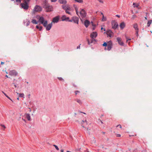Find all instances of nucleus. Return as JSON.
<instances>
[{
    "mask_svg": "<svg viewBox=\"0 0 152 152\" xmlns=\"http://www.w3.org/2000/svg\"><path fill=\"white\" fill-rule=\"evenodd\" d=\"M97 34L96 32H93L91 34L90 37L92 39L96 38L97 36Z\"/></svg>",
    "mask_w": 152,
    "mask_h": 152,
    "instance_id": "nucleus-10",
    "label": "nucleus"
},
{
    "mask_svg": "<svg viewBox=\"0 0 152 152\" xmlns=\"http://www.w3.org/2000/svg\"><path fill=\"white\" fill-rule=\"evenodd\" d=\"M65 12L66 13H67L69 15L71 14L70 12L69 11V10H66V11H65Z\"/></svg>",
    "mask_w": 152,
    "mask_h": 152,
    "instance_id": "nucleus-39",
    "label": "nucleus"
},
{
    "mask_svg": "<svg viewBox=\"0 0 152 152\" xmlns=\"http://www.w3.org/2000/svg\"><path fill=\"white\" fill-rule=\"evenodd\" d=\"M75 9L76 11V14L78 15V8L77 6H75Z\"/></svg>",
    "mask_w": 152,
    "mask_h": 152,
    "instance_id": "nucleus-27",
    "label": "nucleus"
},
{
    "mask_svg": "<svg viewBox=\"0 0 152 152\" xmlns=\"http://www.w3.org/2000/svg\"><path fill=\"white\" fill-rule=\"evenodd\" d=\"M42 10V7L40 6L36 5L34 7V9L33 10L32 13L33 14H34L35 12H40Z\"/></svg>",
    "mask_w": 152,
    "mask_h": 152,
    "instance_id": "nucleus-3",
    "label": "nucleus"
},
{
    "mask_svg": "<svg viewBox=\"0 0 152 152\" xmlns=\"http://www.w3.org/2000/svg\"><path fill=\"white\" fill-rule=\"evenodd\" d=\"M101 14L102 15V16H103V15H104L103 13L102 12L101 13Z\"/></svg>",
    "mask_w": 152,
    "mask_h": 152,
    "instance_id": "nucleus-63",
    "label": "nucleus"
},
{
    "mask_svg": "<svg viewBox=\"0 0 152 152\" xmlns=\"http://www.w3.org/2000/svg\"><path fill=\"white\" fill-rule=\"evenodd\" d=\"M19 96L21 97L24 98V95L23 93H20V94H19Z\"/></svg>",
    "mask_w": 152,
    "mask_h": 152,
    "instance_id": "nucleus-31",
    "label": "nucleus"
},
{
    "mask_svg": "<svg viewBox=\"0 0 152 152\" xmlns=\"http://www.w3.org/2000/svg\"><path fill=\"white\" fill-rule=\"evenodd\" d=\"M152 22V20H150L148 21V23H147V26L148 27H149L151 25V23Z\"/></svg>",
    "mask_w": 152,
    "mask_h": 152,
    "instance_id": "nucleus-24",
    "label": "nucleus"
},
{
    "mask_svg": "<svg viewBox=\"0 0 152 152\" xmlns=\"http://www.w3.org/2000/svg\"><path fill=\"white\" fill-rule=\"evenodd\" d=\"M69 18V17H66L65 15H63L61 17V20L62 21H68Z\"/></svg>",
    "mask_w": 152,
    "mask_h": 152,
    "instance_id": "nucleus-16",
    "label": "nucleus"
},
{
    "mask_svg": "<svg viewBox=\"0 0 152 152\" xmlns=\"http://www.w3.org/2000/svg\"><path fill=\"white\" fill-rule=\"evenodd\" d=\"M12 1H14L15 0H11ZM15 1L16 2H18L19 3L21 2V0H15Z\"/></svg>",
    "mask_w": 152,
    "mask_h": 152,
    "instance_id": "nucleus-41",
    "label": "nucleus"
},
{
    "mask_svg": "<svg viewBox=\"0 0 152 152\" xmlns=\"http://www.w3.org/2000/svg\"><path fill=\"white\" fill-rule=\"evenodd\" d=\"M9 74L11 76H15L17 75L18 73L15 70H13L10 71Z\"/></svg>",
    "mask_w": 152,
    "mask_h": 152,
    "instance_id": "nucleus-7",
    "label": "nucleus"
},
{
    "mask_svg": "<svg viewBox=\"0 0 152 152\" xmlns=\"http://www.w3.org/2000/svg\"><path fill=\"white\" fill-rule=\"evenodd\" d=\"M112 43L111 41H109L107 45V50H110L112 48Z\"/></svg>",
    "mask_w": 152,
    "mask_h": 152,
    "instance_id": "nucleus-9",
    "label": "nucleus"
},
{
    "mask_svg": "<svg viewBox=\"0 0 152 152\" xmlns=\"http://www.w3.org/2000/svg\"><path fill=\"white\" fill-rule=\"evenodd\" d=\"M58 79L60 80L63 81V79L61 77H58Z\"/></svg>",
    "mask_w": 152,
    "mask_h": 152,
    "instance_id": "nucleus-40",
    "label": "nucleus"
},
{
    "mask_svg": "<svg viewBox=\"0 0 152 152\" xmlns=\"http://www.w3.org/2000/svg\"><path fill=\"white\" fill-rule=\"evenodd\" d=\"M145 19L146 20H147V16L145 17Z\"/></svg>",
    "mask_w": 152,
    "mask_h": 152,
    "instance_id": "nucleus-60",
    "label": "nucleus"
},
{
    "mask_svg": "<svg viewBox=\"0 0 152 152\" xmlns=\"http://www.w3.org/2000/svg\"><path fill=\"white\" fill-rule=\"evenodd\" d=\"M57 0H51V1L52 2H56Z\"/></svg>",
    "mask_w": 152,
    "mask_h": 152,
    "instance_id": "nucleus-43",
    "label": "nucleus"
},
{
    "mask_svg": "<svg viewBox=\"0 0 152 152\" xmlns=\"http://www.w3.org/2000/svg\"><path fill=\"white\" fill-rule=\"evenodd\" d=\"M69 22L73 21L75 23L77 24L78 23L79 19L78 17H73L72 20H69Z\"/></svg>",
    "mask_w": 152,
    "mask_h": 152,
    "instance_id": "nucleus-8",
    "label": "nucleus"
},
{
    "mask_svg": "<svg viewBox=\"0 0 152 152\" xmlns=\"http://www.w3.org/2000/svg\"><path fill=\"white\" fill-rule=\"evenodd\" d=\"M14 86L15 88H16L17 87V86L16 85L14 84Z\"/></svg>",
    "mask_w": 152,
    "mask_h": 152,
    "instance_id": "nucleus-57",
    "label": "nucleus"
},
{
    "mask_svg": "<svg viewBox=\"0 0 152 152\" xmlns=\"http://www.w3.org/2000/svg\"><path fill=\"white\" fill-rule=\"evenodd\" d=\"M59 17L58 16H56L53 18V22L54 23H57L59 20Z\"/></svg>",
    "mask_w": 152,
    "mask_h": 152,
    "instance_id": "nucleus-11",
    "label": "nucleus"
},
{
    "mask_svg": "<svg viewBox=\"0 0 152 152\" xmlns=\"http://www.w3.org/2000/svg\"><path fill=\"white\" fill-rule=\"evenodd\" d=\"M1 64L2 65V64H4V62H1Z\"/></svg>",
    "mask_w": 152,
    "mask_h": 152,
    "instance_id": "nucleus-54",
    "label": "nucleus"
},
{
    "mask_svg": "<svg viewBox=\"0 0 152 152\" xmlns=\"http://www.w3.org/2000/svg\"><path fill=\"white\" fill-rule=\"evenodd\" d=\"M87 41H88V44H90V42H89V40L88 39Z\"/></svg>",
    "mask_w": 152,
    "mask_h": 152,
    "instance_id": "nucleus-53",
    "label": "nucleus"
},
{
    "mask_svg": "<svg viewBox=\"0 0 152 152\" xmlns=\"http://www.w3.org/2000/svg\"><path fill=\"white\" fill-rule=\"evenodd\" d=\"M137 17V16L136 15H132V18H131V19L132 20H134L135 18H136Z\"/></svg>",
    "mask_w": 152,
    "mask_h": 152,
    "instance_id": "nucleus-30",
    "label": "nucleus"
},
{
    "mask_svg": "<svg viewBox=\"0 0 152 152\" xmlns=\"http://www.w3.org/2000/svg\"><path fill=\"white\" fill-rule=\"evenodd\" d=\"M112 28L114 29H116L118 26V23L115 20H113L111 23Z\"/></svg>",
    "mask_w": 152,
    "mask_h": 152,
    "instance_id": "nucleus-5",
    "label": "nucleus"
},
{
    "mask_svg": "<svg viewBox=\"0 0 152 152\" xmlns=\"http://www.w3.org/2000/svg\"><path fill=\"white\" fill-rule=\"evenodd\" d=\"M93 39H92L91 40V42H90L91 43H92L93 42Z\"/></svg>",
    "mask_w": 152,
    "mask_h": 152,
    "instance_id": "nucleus-52",
    "label": "nucleus"
},
{
    "mask_svg": "<svg viewBox=\"0 0 152 152\" xmlns=\"http://www.w3.org/2000/svg\"><path fill=\"white\" fill-rule=\"evenodd\" d=\"M21 6L22 8L25 10H27L28 8V6L26 1L21 4Z\"/></svg>",
    "mask_w": 152,
    "mask_h": 152,
    "instance_id": "nucleus-6",
    "label": "nucleus"
},
{
    "mask_svg": "<svg viewBox=\"0 0 152 152\" xmlns=\"http://www.w3.org/2000/svg\"><path fill=\"white\" fill-rule=\"evenodd\" d=\"M106 20V17H104V15H103L102 16V21H104Z\"/></svg>",
    "mask_w": 152,
    "mask_h": 152,
    "instance_id": "nucleus-29",
    "label": "nucleus"
},
{
    "mask_svg": "<svg viewBox=\"0 0 152 152\" xmlns=\"http://www.w3.org/2000/svg\"><path fill=\"white\" fill-rule=\"evenodd\" d=\"M107 44L106 42H104L103 44V46H107Z\"/></svg>",
    "mask_w": 152,
    "mask_h": 152,
    "instance_id": "nucleus-37",
    "label": "nucleus"
},
{
    "mask_svg": "<svg viewBox=\"0 0 152 152\" xmlns=\"http://www.w3.org/2000/svg\"><path fill=\"white\" fill-rule=\"evenodd\" d=\"M134 28L135 30H139V28L138 27V25L136 23H135L133 25Z\"/></svg>",
    "mask_w": 152,
    "mask_h": 152,
    "instance_id": "nucleus-20",
    "label": "nucleus"
},
{
    "mask_svg": "<svg viewBox=\"0 0 152 152\" xmlns=\"http://www.w3.org/2000/svg\"><path fill=\"white\" fill-rule=\"evenodd\" d=\"M26 20V22H27V23L26 24V26H27L29 24L30 22L29 20Z\"/></svg>",
    "mask_w": 152,
    "mask_h": 152,
    "instance_id": "nucleus-35",
    "label": "nucleus"
},
{
    "mask_svg": "<svg viewBox=\"0 0 152 152\" xmlns=\"http://www.w3.org/2000/svg\"><path fill=\"white\" fill-rule=\"evenodd\" d=\"M126 42H128V40H131V39H130V38H128V37H126Z\"/></svg>",
    "mask_w": 152,
    "mask_h": 152,
    "instance_id": "nucleus-42",
    "label": "nucleus"
},
{
    "mask_svg": "<svg viewBox=\"0 0 152 152\" xmlns=\"http://www.w3.org/2000/svg\"><path fill=\"white\" fill-rule=\"evenodd\" d=\"M61 152H64V150H61Z\"/></svg>",
    "mask_w": 152,
    "mask_h": 152,
    "instance_id": "nucleus-58",
    "label": "nucleus"
},
{
    "mask_svg": "<svg viewBox=\"0 0 152 152\" xmlns=\"http://www.w3.org/2000/svg\"><path fill=\"white\" fill-rule=\"evenodd\" d=\"M1 126L3 127L4 129L5 128V127L4 125H1Z\"/></svg>",
    "mask_w": 152,
    "mask_h": 152,
    "instance_id": "nucleus-49",
    "label": "nucleus"
},
{
    "mask_svg": "<svg viewBox=\"0 0 152 152\" xmlns=\"http://www.w3.org/2000/svg\"><path fill=\"white\" fill-rule=\"evenodd\" d=\"M75 101L80 105H81L83 103L82 100L79 99H75Z\"/></svg>",
    "mask_w": 152,
    "mask_h": 152,
    "instance_id": "nucleus-21",
    "label": "nucleus"
},
{
    "mask_svg": "<svg viewBox=\"0 0 152 152\" xmlns=\"http://www.w3.org/2000/svg\"><path fill=\"white\" fill-rule=\"evenodd\" d=\"M6 77H8H8H8V76H7V75H6Z\"/></svg>",
    "mask_w": 152,
    "mask_h": 152,
    "instance_id": "nucleus-64",
    "label": "nucleus"
},
{
    "mask_svg": "<svg viewBox=\"0 0 152 152\" xmlns=\"http://www.w3.org/2000/svg\"><path fill=\"white\" fill-rule=\"evenodd\" d=\"M118 126H119V127H120V128H121H121H122V126H121V125L119 124V125H117V127H118Z\"/></svg>",
    "mask_w": 152,
    "mask_h": 152,
    "instance_id": "nucleus-45",
    "label": "nucleus"
},
{
    "mask_svg": "<svg viewBox=\"0 0 152 152\" xmlns=\"http://www.w3.org/2000/svg\"><path fill=\"white\" fill-rule=\"evenodd\" d=\"M58 2L61 4H65L67 3L66 0H58Z\"/></svg>",
    "mask_w": 152,
    "mask_h": 152,
    "instance_id": "nucleus-17",
    "label": "nucleus"
},
{
    "mask_svg": "<svg viewBox=\"0 0 152 152\" xmlns=\"http://www.w3.org/2000/svg\"><path fill=\"white\" fill-rule=\"evenodd\" d=\"M25 116L26 118L28 120H31L30 116L29 114L28 113H26L25 115Z\"/></svg>",
    "mask_w": 152,
    "mask_h": 152,
    "instance_id": "nucleus-19",
    "label": "nucleus"
},
{
    "mask_svg": "<svg viewBox=\"0 0 152 152\" xmlns=\"http://www.w3.org/2000/svg\"><path fill=\"white\" fill-rule=\"evenodd\" d=\"M118 41V43L121 45H124L123 42L121 41V38L120 37H117L116 39Z\"/></svg>",
    "mask_w": 152,
    "mask_h": 152,
    "instance_id": "nucleus-14",
    "label": "nucleus"
},
{
    "mask_svg": "<svg viewBox=\"0 0 152 152\" xmlns=\"http://www.w3.org/2000/svg\"><path fill=\"white\" fill-rule=\"evenodd\" d=\"M80 113H83V114H86V113H83V112H80Z\"/></svg>",
    "mask_w": 152,
    "mask_h": 152,
    "instance_id": "nucleus-62",
    "label": "nucleus"
},
{
    "mask_svg": "<svg viewBox=\"0 0 152 152\" xmlns=\"http://www.w3.org/2000/svg\"><path fill=\"white\" fill-rule=\"evenodd\" d=\"M87 130L88 131V132H90V129H89L88 128H87Z\"/></svg>",
    "mask_w": 152,
    "mask_h": 152,
    "instance_id": "nucleus-51",
    "label": "nucleus"
},
{
    "mask_svg": "<svg viewBox=\"0 0 152 152\" xmlns=\"http://www.w3.org/2000/svg\"><path fill=\"white\" fill-rule=\"evenodd\" d=\"M102 134H104L105 133V132H102Z\"/></svg>",
    "mask_w": 152,
    "mask_h": 152,
    "instance_id": "nucleus-59",
    "label": "nucleus"
},
{
    "mask_svg": "<svg viewBox=\"0 0 152 152\" xmlns=\"http://www.w3.org/2000/svg\"><path fill=\"white\" fill-rule=\"evenodd\" d=\"M135 34H136V36L137 37H138V31H139V30H135Z\"/></svg>",
    "mask_w": 152,
    "mask_h": 152,
    "instance_id": "nucleus-33",
    "label": "nucleus"
},
{
    "mask_svg": "<svg viewBox=\"0 0 152 152\" xmlns=\"http://www.w3.org/2000/svg\"><path fill=\"white\" fill-rule=\"evenodd\" d=\"M101 30L103 29V30H104V31H105V28H102H102H101Z\"/></svg>",
    "mask_w": 152,
    "mask_h": 152,
    "instance_id": "nucleus-48",
    "label": "nucleus"
},
{
    "mask_svg": "<svg viewBox=\"0 0 152 152\" xmlns=\"http://www.w3.org/2000/svg\"><path fill=\"white\" fill-rule=\"evenodd\" d=\"M32 23H33L35 24H37L38 23V21H37L36 20L34 19H33L32 21Z\"/></svg>",
    "mask_w": 152,
    "mask_h": 152,
    "instance_id": "nucleus-23",
    "label": "nucleus"
},
{
    "mask_svg": "<svg viewBox=\"0 0 152 152\" xmlns=\"http://www.w3.org/2000/svg\"><path fill=\"white\" fill-rule=\"evenodd\" d=\"M2 93L5 95V96L7 97L9 99L12 101V99H10V98L4 92L2 91Z\"/></svg>",
    "mask_w": 152,
    "mask_h": 152,
    "instance_id": "nucleus-25",
    "label": "nucleus"
},
{
    "mask_svg": "<svg viewBox=\"0 0 152 152\" xmlns=\"http://www.w3.org/2000/svg\"><path fill=\"white\" fill-rule=\"evenodd\" d=\"M90 24V21L87 20H86L84 22V24L86 27H88Z\"/></svg>",
    "mask_w": 152,
    "mask_h": 152,
    "instance_id": "nucleus-13",
    "label": "nucleus"
},
{
    "mask_svg": "<svg viewBox=\"0 0 152 152\" xmlns=\"http://www.w3.org/2000/svg\"><path fill=\"white\" fill-rule=\"evenodd\" d=\"M71 8L70 7L68 6H67V7H66V9L65 10V11H66V10H71Z\"/></svg>",
    "mask_w": 152,
    "mask_h": 152,
    "instance_id": "nucleus-32",
    "label": "nucleus"
},
{
    "mask_svg": "<svg viewBox=\"0 0 152 152\" xmlns=\"http://www.w3.org/2000/svg\"><path fill=\"white\" fill-rule=\"evenodd\" d=\"M106 33H107V36L110 37H111L113 34V32L110 30H108L107 31Z\"/></svg>",
    "mask_w": 152,
    "mask_h": 152,
    "instance_id": "nucleus-12",
    "label": "nucleus"
},
{
    "mask_svg": "<svg viewBox=\"0 0 152 152\" xmlns=\"http://www.w3.org/2000/svg\"><path fill=\"white\" fill-rule=\"evenodd\" d=\"M28 109H29V111L30 112H31V109L29 107V108H28Z\"/></svg>",
    "mask_w": 152,
    "mask_h": 152,
    "instance_id": "nucleus-50",
    "label": "nucleus"
},
{
    "mask_svg": "<svg viewBox=\"0 0 152 152\" xmlns=\"http://www.w3.org/2000/svg\"><path fill=\"white\" fill-rule=\"evenodd\" d=\"M80 16L82 18H85L86 16V13L84 10L81 9L80 12Z\"/></svg>",
    "mask_w": 152,
    "mask_h": 152,
    "instance_id": "nucleus-4",
    "label": "nucleus"
},
{
    "mask_svg": "<svg viewBox=\"0 0 152 152\" xmlns=\"http://www.w3.org/2000/svg\"><path fill=\"white\" fill-rule=\"evenodd\" d=\"M121 136V135L120 134H117V135H116V136L117 137H120Z\"/></svg>",
    "mask_w": 152,
    "mask_h": 152,
    "instance_id": "nucleus-46",
    "label": "nucleus"
},
{
    "mask_svg": "<svg viewBox=\"0 0 152 152\" xmlns=\"http://www.w3.org/2000/svg\"><path fill=\"white\" fill-rule=\"evenodd\" d=\"M120 26L121 29H123L125 27V24L124 22H122L120 24Z\"/></svg>",
    "mask_w": 152,
    "mask_h": 152,
    "instance_id": "nucleus-18",
    "label": "nucleus"
},
{
    "mask_svg": "<svg viewBox=\"0 0 152 152\" xmlns=\"http://www.w3.org/2000/svg\"><path fill=\"white\" fill-rule=\"evenodd\" d=\"M117 17H118V18H120V16L118 15H116Z\"/></svg>",
    "mask_w": 152,
    "mask_h": 152,
    "instance_id": "nucleus-55",
    "label": "nucleus"
},
{
    "mask_svg": "<svg viewBox=\"0 0 152 152\" xmlns=\"http://www.w3.org/2000/svg\"><path fill=\"white\" fill-rule=\"evenodd\" d=\"M44 4L43 7L46 9L47 12H50L53 11V8L52 6L49 5L46 1L45 2Z\"/></svg>",
    "mask_w": 152,
    "mask_h": 152,
    "instance_id": "nucleus-2",
    "label": "nucleus"
},
{
    "mask_svg": "<svg viewBox=\"0 0 152 152\" xmlns=\"http://www.w3.org/2000/svg\"><path fill=\"white\" fill-rule=\"evenodd\" d=\"M52 26V23H50L48 25H47L46 27V29L47 31H49L50 30V28H51Z\"/></svg>",
    "mask_w": 152,
    "mask_h": 152,
    "instance_id": "nucleus-15",
    "label": "nucleus"
},
{
    "mask_svg": "<svg viewBox=\"0 0 152 152\" xmlns=\"http://www.w3.org/2000/svg\"><path fill=\"white\" fill-rule=\"evenodd\" d=\"M53 145L55 147V148L57 150H59V148H58V146L56 145Z\"/></svg>",
    "mask_w": 152,
    "mask_h": 152,
    "instance_id": "nucleus-36",
    "label": "nucleus"
},
{
    "mask_svg": "<svg viewBox=\"0 0 152 152\" xmlns=\"http://www.w3.org/2000/svg\"><path fill=\"white\" fill-rule=\"evenodd\" d=\"M16 93L18 95H19V94H20V93H18L17 92H16Z\"/></svg>",
    "mask_w": 152,
    "mask_h": 152,
    "instance_id": "nucleus-61",
    "label": "nucleus"
},
{
    "mask_svg": "<svg viewBox=\"0 0 152 152\" xmlns=\"http://www.w3.org/2000/svg\"><path fill=\"white\" fill-rule=\"evenodd\" d=\"M99 2L101 3H103V1H102V0H98Z\"/></svg>",
    "mask_w": 152,
    "mask_h": 152,
    "instance_id": "nucleus-47",
    "label": "nucleus"
},
{
    "mask_svg": "<svg viewBox=\"0 0 152 152\" xmlns=\"http://www.w3.org/2000/svg\"><path fill=\"white\" fill-rule=\"evenodd\" d=\"M133 7H138V5L136 4L135 3H134L133 4Z\"/></svg>",
    "mask_w": 152,
    "mask_h": 152,
    "instance_id": "nucleus-34",
    "label": "nucleus"
},
{
    "mask_svg": "<svg viewBox=\"0 0 152 152\" xmlns=\"http://www.w3.org/2000/svg\"><path fill=\"white\" fill-rule=\"evenodd\" d=\"M80 45H81V44H80V45L77 47V49L80 48Z\"/></svg>",
    "mask_w": 152,
    "mask_h": 152,
    "instance_id": "nucleus-44",
    "label": "nucleus"
},
{
    "mask_svg": "<svg viewBox=\"0 0 152 152\" xmlns=\"http://www.w3.org/2000/svg\"><path fill=\"white\" fill-rule=\"evenodd\" d=\"M67 7V6H66L64 4L62 6V8L65 10L66 9Z\"/></svg>",
    "mask_w": 152,
    "mask_h": 152,
    "instance_id": "nucleus-28",
    "label": "nucleus"
},
{
    "mask_svg": "<svg viewBox=\"0 0 152 152\" xmlns=\"http://www.w3.org/2000/svg\"><path fill=\"white\" fill-rule=\"evenodd\" d=\"M91 141L93 143H95L96 142V140L95 138L94 137H92L91 138Z\"/></svg>",
    "mask_w": 152,
    "mask_h": 152,
    "instance_id": "nucleus-22",
    "label": "nucleus"
},
{
    "mask_svg": "<svg viewBox=\"0 0 152 152\" xmlns=\"http://www.w3.org/2000/svg\"><path fill=\"white\" fill-rule=\"evenodd\" d=\"M22 119L23 121H24L25 122H26V120L24 119L23 118H22Z\"/></svg>",
    "mask_w": 152,
    "mask_h": 152,
    "instance_id": "nucleus-56",
    "label": "nucleus"
},
{
    "mask_svg": "<svg viewBox=\"0 0 152 152\" xmlns=\"http://www.w3.org/2000/svg\"><path fill=\"white\" fill-rule=\"evenodd\" d=\"M36 18L38 20V22H39L40 23L42 24L44 27H46L47 25V21L45 20L43 17L37 15Z\"/></svg>",
    "mask_w": 152,
    "mask_h": 152,
    "instance_id": "nucleus-1",
    "label": "nucleus"
},
{
    "mask_svg": "<svg viewBox=\"0 0 152 152\" xmlns=\"http://www.w3.org/2000/svg\"><path fill=\"white\" fill-rule=\"evenodd\" d=\"M80 93V91H75V95H77L78 94V93Z\"/></svg>",
    "mask_w": 152,
    "mask_h": 152,
    "instance_id": "nucleus-38",
    "label": "nucleus"
},
{
    "mask_svg": "<svg viewBox=\"0 0 152 152\" xmlns=\"http://www.w3.org/2000/svg\"><path fill=\"white\" fill-rule=\"evenodd\" d=\"M36 27L37 28V29H39V30L40 31H41L42 30V26H36Z\"/></svg>",
    "mask_w": 152,
    "mask_h": 152,
    "instance_id": "nucleus-26",
    "label": "nucleus"
}]
</instances>
